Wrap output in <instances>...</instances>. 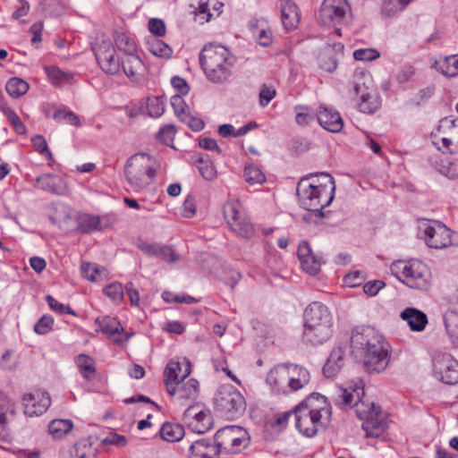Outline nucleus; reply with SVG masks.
Segmentation results:
<instances>
[{
  "instance_id": "f257e3e1",
  "label": "nucleus",
  "mask_w": 458,
  "mask_h": 458,
  "mask_svg": "<svg viewBox=\"0 0 458 458\" xmlns=\"http://www.w3.org/2000/svg\"><path fill=\"white\" fill-rule=\"evenodd\" d=\"M339 404L353 406L356 415L362 420V428L368 437H379L388 427L387 415L374 403L362 401L364 389L361 381L338 389Z\"/></svg>"
},
{
  "instance_id": "f03ea898",
  "label": "nucleus",
  "mask_w": 458,
  "mask_h": 458,
  "mask_svg": "<svg viewBox=\"0 0 458 458\" xmlns=\"http://www.w3.org/2000/svg\"><path fill=\"white\" fill-rule=\"evenodd\" d=\"M351 355L368 372H381L389 358L382 335L373 327H356L351 336Z\"/></svg>"
},
{
  "instance_id": "7ed1b4c3",
  "label": "nucleus",
  "mask_w": 458,
  "mask_h": 458,
  "mask_svg": "<svg viewBox=\"0 0 458 458\" xmlns=\"http://www.w3.org/2000/svg\"><path fill=\"white\" fill-rule=\"evenodd\" d=\"M335 190V180L327 173L302 178L296 189L300 205L317 216H323L322 209L334 199Z\"/></svg>"
},
{
  "instance_id": "20e7f679",
  "label": "nucleus",
  "mask_w": 458,
  "mask_h": 458,
  "mask_svg": "<svg viewBox=\"0 0 458 458\" xmlns=\"http://www.w3.org/2000/svg\"><path fill=\"white\" fill-rule=\"evenodd\" d=\"M293 415L299 432L312 437L329 423L331 407L323 395L312 394L294 408Z\"/></svg>"
},
{
  "instance_id": "39448f33",
  "label": "nucleus",
  "mask_w": 458,
  "mask_h": 458,
  "mask_svg": "<svg viewBox=\"0 0 458 458\" xmlns=\"http://www.w3.org/2000/svg\"><path fill=\"white\" fill-rule=\"evenodd\" d=\"M199 63L210 81L222 84L231 78L236 57L227 47L220 44L209 43L202 48Z\"/></svg>"
},
{
  "instance_id": "423d86ee",
  "label": "nucleus",
  "mask_w": 458,
  "mask_h": 458,
  "mask_svg": "<svg viewBox=\"0 0 458 458\" xmlns=\"http://www.w3.org/2000/svg\"><path fill=\"white\" fill-rule=\"evenodd\" d=\"M309 371L301 366L277 365L268 372L267 384L278 394H287L301 389L310 382Z\"/></svg>"
},
{
  "instance_id": "0eeeda50",
  "label": "nucleus",
  "mask_w": 458,
  "mask_h": 458,
  "mask_svg": "<svg viewBox=\"0 0 458 458\" xmlns=\"http://www.w3.org/2000/svg\"><path fill=\"white\" fill-rule=\"evenodd\" d=\"M157 160L147 153H137L129 157L124 166V175L134 191H141L149 186L156 175Z\"/></svg>"
},
{
  "instance_id": "6e6552de",
  "label": "nucleus",
  "mask_w": 458,
  "mask_h": 458,
  "mask_svg": "<svg viewBox=\"0 0 458 458\" xmlns=\"http://www.w3.org/2000/svg\"><path fill=\"white\" fill-rule=\"evenodd\" d=\"M393 273L408 287L428 291L431 286V273L426 264L420 260L398 261L392 266Z\"/></svg>"
},
{
  "instance_id": "1a4fd4ad",
  "label": "nucleus",
  "mask_w": 458,
  "mask_h": 458,
  "mask_svg": "<svg viewBox=\"0 0 458 458\" xmlns=\"http://www.w3.org/2000/svg\"><path fill=\"white\" fill-rule=\"evenodd\" d=\"M420 233L428 247L444 249L458 244V233L437 221H425L419 226Z\"/></svg>"
},
{
  "instance_id": "9d476101",
  "label": "nucleus",
  "mask_w": 458,
  "mask_h": 458,
  "mask_svg": "<svg viewBox=\"0 0 458 458\" xmlns=\"http://www.w3.org/2000/svg\"><path fill=\"white\" fill-rule=\"evenodd\" d=\"M214 403L216 411L230 420L240 417L246 410L244 396L231 386L221 387Z\"/></svg>"
},
{
  "instance_id": "9b49d317",
  "label": "nucleus",
  "mask_w": 458,
  "mask_h": 458,
  "mask_svg": "<svg viewBox=\"0 0 458 458\" xmlns=\"http://www.w3.org/2000/svg\"><path fill=\"white\" fill-rule=\"evenodd\" d=\"M352 93L357 98L360 112L372 114L380 106L378 98L373 94V81L370 74L359 72L353 76Z\"/></svg>"
},
{
  "instance_id": "f8f14e48",
  "label": "nucleus",
  "mask_w": 458,
  "mask_h": 458,
  "mask_svg": "<svg viewBox=\"0 0 458 458\" xmlns=\"http://www.w3.org/2000/svg\"><path fill=\"white\" fill-rule=\"evenodd\" d=\"M432 143L443 153H458V118L445 117L431 132Z\"/></svg>"
},
{
  "instance_id": "ddd939ff",
  "label": "nucleus",
  "mask_w": 458,
  "mask_h": 458,
  "mask_svg": "<svg viewBox=\"0 0 458 458\" xmlns=\"http://www.w3.org/2000/svg\"><path fill=\"white\" fill-rule=\"evenodd\" d=\"M217 450L225 454H235L249 445L248 432L239 426H227L219 429L215 435Z\"/></svg>"
},
{
  "instance_id": "4468645a",
  "label": "nucleus",
  "mask_w": 458,
  "mask_h": 458,
  "mask_svg": "<svg viewBox=\"0 0 458 458\" xmlns=\"http://www.w3.org/2000/svg\"><path fill=\"white\" fill-rule=\"evenodd\" d=\"M224 216L231 230L242 238H251L255 230L238 200H229L223 208Z\"/></svg>"
},
{
  "instance_id": "2eb2a0df",
  "label": "nucleus",
  "mask_w": 458,
  "mask_h": 458,
  "mask_svg": "<svg viewBox=\"0 0 458 458\" xmlns=\"http://www.w3.org/2000/svg\"><path fill=\"white\" fill-rule=\"evenodd\" d=\"M183 420L193 432L198 434H205L213 426V418L210 411L199 403L190 405L185 410Z\"/></svg>"
},
{
  "instance_id": "dca6fc26",
  "label": "nucleus",
  "mask_w": 458,
  "mask_h": 458,
  "mask_svg": "<svg viewBox=\"0 0 458 458\" xmlns=\"http://www.w3.org/2000/svg\"><path fill=\"white\" fill-rule=\"evenodd\" d=\"M95 55L101 69L108 74L116 75L120 72V61L110 41L103 40L97 45Z\"/></svg>"
},
{
  "instance_id": "f3484780",
  "label": "nucleus",
  "mask_w": 458,
  "mask_h": 458,
  "mask_svg": "<svg viewBox=\"0 0 458 458\" xmlns=\"http://www.w3.org/2000/svg\"><path fill=\"white\" fill-rule=\"evenodd\" d=\"M348 8L346 0H324L319 10V19L326 26L340 23Z\"/></svg>"
},
{
  "instance_id": "a211bd4d",
  "label": "nucleus",
  "mask_w": 458,
  "mask_h": 458,
  "mask_svg": "<svg viewBox=\"0 0 458 458\" xmlns=\"http://www.w3.org/2000/svg\"><path fill=\"white\" fill-rule=\"evenodd\" d=\"M434 369L444 383L448 385L458 383V361L450 354H437L434 359Z\"/></svg>"
},
{
  "instance_id": "6ab92c4d",
  "label": "nucleus",
  "mask_w": 458,
  "mask_h": 458,
  "mask_svg": "<svg viewBox=\"0 0 458 458\" xmlns=\"http://www.w3.org/2000/svg\"><path fill=\"white\" fill-rule=\"evenodd\" d=\"M136 246L143 251L148 257L157 258L167 263H174L179 260V255L169 245L160 242H150L142 238H139Z\"/></svg>"
},
{
  "instance_id": "aec40b11",
  "label": "nucleus",
  "mask_w": 458,
  "mask_h": 458,
  "mask_svg": "<svg viewBox=\"0 0 458 458\" xmlns=\"http://www.w3.org/2000/svg\"><path fill=\"white\" fill-rule=\"evenodd\" d=\"M22 403L26 415L39 416L49 408L51 398L47 392L38 389L26 394L22 398Z\"/></svg>"
},
{
  "instance_id": "412c9836",
  "label": "nucleus",
  "mask_w": 458,
  "mask_h": 458,
  "mask_svg": "<svg viewBox=\"0 0 458 458\" xmlns=\"http://www.w3.org/2000/svg\"><path fill=\"white\" fill-rule=\"evenodd\" d=\"M297 255L301 266L306 273L314 276L320 271L321 258L313 252L310 245L306 241L300 242Z\"/></svg>"
},
{
  "instance_id": "4be33fe9",
  "label": "nucleus",
  "mask_w": 458,
  "mask_h": 458,
  "mask_svg": "<svg viewBox=\"0 0 458 458\" xmlns=\"http://www.w3.org/2000/svg\"><path fill=\"white\" fill-rule=\"evenodd\" d=\"M95 324L97 326L96 331L107 335L114 342L122 344L127 342L130 335H127L124 339L121 335L123 333V327L118 320L114 318L108 316L100 317L96 318Z\"/></svg>"
},
{
  "instance_id": "5701e85b",
  "label": "nucleus",
  "mask_w": 458,
  "mask_h": 458,
  "mask_svg": "<svg viewBox=\"0 0 458 458\" xmlns=\"http://www.w3.org/2000/svg\"><path fill=\"white\" fill-rule=\"evenodd\" d=\"M191 374V364L188 360L183 362L170 361L164 371V383L168 386H173L182 379H186Z\"/></svg>"
},
{
  "instance_id": "b1692460",
  "label": "nucleus",
  "mask_w": 458,
  "mask_h": 458,
  "mask_svg": "<svg viewBox=\"0 0 458 458\" xmlns=\"http://www.w3.org/2000/svg\"><path fill=\"white\" fill-rule=\"evenodd\" d=\"M316 115L319 124L325 130L331 132H339L342 131L344 121L337 111L321 105Z\"/></svg>"
},
{
  "instance_id": "393cba45",
  "label": "nucleus",
  "mask_w": 458,
  "mask_h": 458,
  "mask_svg": "<svg viewBox=\"0 0 458 458\" xmlns=\"http://www.w3.org/2000/svg\"><path fill=\"white\" fill-rule=\"evenodd\" d=\"M170 395H177L181 401H194L199 396V382L194 378L182 379L166 389Z\"/></svg>"
},
{
  "instance_id": "a878e982",
  "label": "nucleus",
  "mask_w": 458,
  "mask_h": 458,
  "mask_svg": "<svg viewBox=\"0 0 458 458\" xmlns=\"http://www.w3.org/2000/svg\"><path fill=\"white\" fill-rule=\"evenodd\" d=\"M315 324H332L328 308L318 301L310 304L304 312V325Z\"/></svg>"
},
{
  "instance_id": "bb28decb",
  "label": "nucleus",
  "mask_w": 458,
  "mask_h": 458,
  "mask_svg": "<svg viewBox=\"0 0 458 458\" xmlns=\"http://www.w3.org/2000/svg\"><path fill=\"white\" fill-rule=\"evenodd\" d=\"M123 69L126 76L133 82H140L147 75V66L135 54L126 56L123 63Z\"/></svg>"
},
{
  "instance_id": "cd10ccee",
  "label": "nucleus",
  "mask_w": 458,
  "mask_h": 458,
  "mask_svg": "<svg viewBox=\"0 0 458 458\" xmlns=\"http://www.w3.org/2000/svg\"><path fill=\"white\" fill-rule=\"evenodd\" d=\"M35 187L56 195H63L66 192V184L64 180L53 174H44L38 176Z\"/></svg>"
},
{
  "instance_id": "c85d7f7f",
  "label": "nucleus",
  "mask_w": 458,
  "mask_h": 458,
  "mask_svg": "<svg viewBox=\"0 0 458 458\" xmlns=\"http://www.w3.org/2000/svg\"><path fill=\"white\" fill-rule=\"evenodd\" d=\"M332 325L333 324L304 325L303 336L305 340L313 344H322L331 337Z\"/></svg>"
},
{
  "instance_id": "c756f323",
  "label": "nucleus",
  "mask_w": 458,
  "mask_h": 458,
  "mask_svg": "<svg viewBox=\"0 0 458 458\" xmlns=\"http://www.w3.org/2000/svg\"><path fill=\"white\" fill-rule=\"evenodd\" d=\"M400 318L407 323L409 328L413 332H421L428 325L427 315L415 308H406L401 314Z\"/></svg>"
},
{
  "instance_id": "7c9ffc66",
  "label": "nucleus",
  "mask_w": 458,
  "mask_h": 458,
  "mask_svg": "<svg viewBox=\"0 0 458 458\" xmlns=\"http://www.w3.org/2000/svg\"><path fill=\"white\" fill-rule=\"evenodd\" d=\"M281 18L284 28L287 30H293L300 21V14L297 5L292 0L281 3Z\"/></svg>"
},
{
  "instance_id": "2f4dec72",
  "label": "nucleus",
  "mask_w": 458,
  "mask_h": 458,
  "mask_svg": "<svg viewBox=\"0 0 458 458\" xmlns=\"http://www.w3.org/2000/svg\"><path fill=\"white\" fill-rule=\"evenodd\" d=\"M218 450L216 445L209 444L205 440L194 442L188 452L189 458H216Z\"/></svg>"
},
{
  "instance_id": "473e14b6",
  "label": "nucleus",
  "mask_w": 458,
  "mask_h": 458,
  "mask_svg": "<svg viewBox=\"0 0 458 458\" xmlns=\"http://www.w3.org/2000/svg\"><path fill=\"white\" fill-rule=\"evenodd\" d=\"M344 351L341 347L334 349L323 368V373L327 377L335 376L343 368L344 360Z\"/></svg>"
},
{
  "instance_id": "72a5a7b5",
  "label": "nucleus",
  "mask_w": 458,
  "mask_h": 458,
  "mask_svg": "<svg viewBox=\"0 0 458 458\" xmlns=\"http://www.w3.org/2000/svg\"><path fill=\"white\" fill-rule=\"evenodd\" d=\"M435 69L445 77L458 75V54L440 57L434 62Z\"/></svg>"
},
{
  "instance_id": "f704fd0d",
  "label": "nucleus",
  "mask_w": 458,
  "mask_h": 458,
  "mask_svg": "<svg viewBox=\"0 0 458 458\" xmlns=\"http://www.w3.org/2000/svg\"><path fill=\"white\" fill-rule=\"evenodd\" d=\"M159 434L162 439L167 442H177L184 437V428L182 425L165 422L162 425Z\"/></svg>"
},
{
  "instance_id": "c9c22d12",
  "label": "nucleus",
  "mask_w": 458,
  "mask_h": 458,
  "mask_svg": "<svg viewBox=\"0 0 458 458\" xmlns=\"http://www.w3.org/2000/svg\"><path fill=\"white\" fill-rule=\"evenodd\" d=\"M45 71L50 82L55 87L64 86L73 80L72 73L62 71L56 66H46Z\"/></svg>"
},
{
  "instance_id": "e433bc0d",
  "label": "nucleus",
  "mask_w": 458,
  "mask_h": 458,
  "mask_svg": "<svg viewBox=\"0 0 458 458\" xmlns=\"http://www.w3.org/2000/svg\"><path fill=\"white\" fill-rule=\"evenodd\" d=\"M81 271L82 276L91 282L102 281L107 276L106 269L99 267L96 263L82 262Z\"/></svg>"
},
{
  "instance_id": "4c0bfd02",
  "label": "nucleus",
  "mask_w": 458,
  "mask_h": 458,
  "mask_svg": "<svg viewBox=\"0 0 458 458\" xmlns=\"http://www.w3.org/2000/svg\"><path fill=\"white\" fill-rule=\"evenodd\" d=\"M114 40L116 47L128 55H134L137 46L134 38L126 33L116 31L114 35Z\"/></svg>"
},
{
  "instance_id": "58836bf2",
  "label": "nucleus",
  "mask_w": 458,
  "mask_h": 458,
  "mask_svg": "<svg viewBox=\"0 0 458 458\" xmlns=\"http://www.w3.org/2000/svg\"><path fill=\"white\" fill-rule=\"evenodd\" d=\"M147 49L155 56L161 58H170L173 55L170 46L157 38L147 40Z\"/></svg>"
},
{
  "instance_id": "ea45409f",
  "label": "nucleus",
  "mask_w": 458,
  "mask_h": 458,
  "mask_svg": "<svg viewBox=\"0 0 458 458\" xmlns=\"http://www.w3.org/2000/svg\"><path fill=\"white\" fill-rule=\"evenodd\" d=\"M103 225L100 217L92 215H83L80 217L78 230L81 233H89L95 231H100Z\"/></svg>"
},
{
  "instance_id": "a19ab883",
  "label": "nucleus",
  "mask_w": 458,
  "mask_h": 458,
  "mask_svg": "<svg viewBox=\"0 0 458 458\" xmlns=\"http://www.w3.org/2000/svg\"><path fill=\"white\" fill-rule=\"evenodd\" d=\"M30 89L29 83L18 77L8 80L5 85L7 93L13 98H18L25 95Z\"/></svg>"
},
{
  "instance_id": "79ce46f5",
  "label": "nucleus",
  "mask_w": 458,
  "mask_h": 458,
  "mask_svg": "<svg viewBox=\"0 0 458 458\" xmlns=\"http://www.w3.org/2000/svg\"><path fill=\"white\" fill-rule=\"evenodd\" d=\"M73 424L70 420H54L48 425V431L55 439L63 438L72 428Z\"/></svg>"
},
{
  "instance_id": "37998d69",
  "label": "nucleus",
  "mask_w": 458,
  "mask_h": 458,
  "mask_svg": "<svg viewBox=\"0 0 458 458\" xmlns=\"http://www.w3.org/2000/svg\"><path fill=\"white\" fill-rule=\"evenodd\" d=\"M76 364L84 378L90 380L95 377V362L91 357L86 354H80L76 358Z\"/></svg>"
},
{
  "instance_id": "c03bdc74",
  "label": "nucleus",
  "mask_w": 458,
  "mask_h": 458,
  "mask_svg": "<svg viewBox=\"0 0 458 458\" xmlns=\"http://www.w3.org/2000/svg\"><path fill=\"white\" fill-rule=\"evenodd\" d=\"M413 0H384L382 4V13L386 17H394L402 12Z\"/></svg>"
},
{
  "instance_id": "a18cd8bd",
  "label": "nucleus",
  "mask_w": 458,
  "mask_h": 458,
  "mask_svg": "<svg viewBox=\"0 0 458 458\" xmlns=\"http://www.w3.org/2000/svg\"><path fill=\"white\" fill-rule=\"evenodd\" d=\"M445 325L453 344L458 346V315L449 311L445 315Z\"/></svg>"
},
{
  "instance_id": "49530a36",
  "label": "nucleus",
  "mask_w": 458,
  "mask_h": 458,
  "mask_svg": "<svg viewBox=\"0 0 458 458\" xmlns=\"http://www.w3.org/2000/svg\"><path fill=\"white\" fill-rule=\"evenodd\" d=\"M4 114L6 116V118L9 120L11 124L13 125L14 131L18 134H24L26 132V127L24 123L21 122L20 117L17 115V114L11 109L10 107L6 106H3L1 108Z\"/></svg>"
},
{
  "instance_id": "de8ad7c7",
  "label": "nucleus",
  "mask_w": 458,
  "mask_h": 458,
  "mask_svg": "<svg viewBox=\"0 0 458 458\" xmlns=\"http://www.w3.org/2000/svg\"><path fill=\"white\" fill-rule=\"evenodd\" d=\"M147 111L151 117H160L165 112V103L162 98L152 97L147 99Z\"/></svg>"
},
{
  "instance_id": "09e8293b",
  "label": "nucleus",
  "mask_w": 458,
  "mask_h": 458,
  "mask_svg": "<svg viewBox=\"0 0 458 458\" xmlns=\"http://www.w3.org/2000/svg\"><path fill=\"white\" fill-rule=\"evenodd\" d=\"M438 171L449 179L458 178V160H443L438 165Z\"/></svg>"
},
{
  "instance_id": "8fccbe9b",
  "label": "nucleus",
  "mask_w": 458,
  "mask_h": 458,
  "mask_svg": "<svg viewBox=\"0 0 458 458\" xmlns=\"http://www.w3.org/2000/svg\"><path fill=\"white\" fill-rule=\"evenodd\" d=\"M54 119L58 123H64L80 127L81 125L79 116L73 112L67 110H56L54 113Z\"/></svg>"
},
{
  "instance_id": "3c124183",
  "label": "nucleus",
  "mask_w": 458,
  "mask_h": 458,
  "mask_svg": "<svg viewBox=\"0 0 458 458\" xmlns=\"http://www.w3.org/2000/svg\"><path fill=\"white\" fill-rule=\"evenodd\" d=\"M319 66L322 70L332 72L337 67V62L334 58L330 49L324 50L318 56Z\"/></svg>"
},
{
  "instance_id": "603ef678",
  "label": "nucleus",
  "mask_w": 458,
  "mask_h": 458,
  "mask_svg": "<svg viewBox=\"0 0 458 458\" xmlns=\"http://www.w3.org/2000/svg\"><path fill=\"white\" fill-rule=\"evenodd\" d=\"M244 177L249 183H261L265 181V174L255 165H247L244 169Z\"/></svg>"
},
{
  "instance_id": "864d4df0",
  "label": "nucleus",
  "mask_w": 458,
  "mask_h": 458,
  "mask_svg": "<svg viewBox=\"0 0 458 458\" xmlns=\"http://www.w3.org/2000/svg\"><path fill=\"white\" fill-rule=\"evenodd\" d=\"M71 455L76 458H87L93 453L91 444L85 440L77 442L70 451Z\"/></svg>"
},
{
  "instance_id": "5fc2aeb1",
  "label": "nucleus",
  "mask_w": 458,
  "mask_h": 458,
  "mask_svg": "<svg viewBox=\"0 0 458 458\" xmlns=\"http://www.w3.org/2000/svg\"><path fill=\"white\" fill-rule=\"evenodd\" d=\"M32 144L36 150L42 156H44L48 161H53V155L45 138L41 135H36L31 139Z\"/></svg>"
},
{
  "instance_id": "6e6d98bb",
  "label": "nucleus",
  "mask_w": 458,
  "mask_h": 458,
  "mask_svg": "<svg viewBox=\"0 0 458 458\" xmlns=\"http://www.w3.org/2000/svg\"><path fill=\"white\" fill-rule=\"evenodd\" d=\"M171 105L174 110L176 116L182 121L189 112V107L183 100L182 97L174 95L171 98Z\"/></svg>"
},
{
  "instance_id": "4d7b16f0",
  "label": "nucleus",
  "mask_w": 458,
  "mask_h": 458,
  "mask_svg": "<svg viewBox=\"0 0 458 458\" xmlns=\"http://www.w3.org/2000/svg\"><path fill=\"white\" fill-rule=\"evenodd\" d=\"M198 163L199 171L204 179L211 181L216 178V170L210 161L199 158Z\"/></svg>"
},
{
  "instance_id": "13d9d810",
  "label": "nucleus",
  "mask_w": 458,
  "mask_h": 458,
  "mask_svg": "<svg viewBox=\"0 0 458 458\" xmlns=\"http://www.w3.org/2000/svg\"><path fill=\"white\" fill-rule=\"evenodd\" d=\"M175 135V127L172 124H165L157 133L158 141L169 146L173 141Z\"/></svg>"
},
{
  "instance_id": "bf43d9fd",
  "label": "nucleus",
  "mask_w": 458,
  "mask_h": 458,
  "mask_svg": "<svg viewBox=\"0 0 458 458\" xmlns=\"http://www.w3.org/2000/svg\"><path fill=\"white\" fill-rule=\"evenodd\" d=\"M148 30L157 38L164 37L166 33L165 24L163 20L151 18L148 22Z\"/></svg>"
},
{
  "instance_id": "052dcab7",
  "label": "nucleus",
  "mask_w": 458,
  "mask_h": 458,
  "mask_svg": "<svg viewBox=\"0 0 458 458\" xmlns=\"http://www.w3.org/2000/svg\"><path fill=\"white\" fill-rule=\"evenodd\" d=\"M104 293L114 301H120L123 297V286L119 283H114L104 288Z\"/></svg>"
},
{
  "instance_id": "680f3d73",
  "label": "nucleus",
  "mask_w": 458,
  "mask_h": 458,
  "mask_svg": "<svg viewBox=\"0 0 458 458\" xmlns=\"http://www.w3.org/2000/svg\"><path fill=\"white\" fill-rule=\"evenodd\" d=\"M46 301L49 305L50 309L60 314H72L74 315V311L68 305H64L57 301L53 296L47 295Z\"/></svg>"
},
{
  "instance_id": "e2e57ef3",
  "label": "nucleus",
  "mask_w": 458,
  "mask_h": 458,
  "mask_svg": "<svg viewBox=\"0 0 458 458\" xmlns=\"http://www.w3.org/2000/svg\"><path fill=\"white\" fill-rule=\"evenodd\" d=\"M353 56L359 61H373L379 57V53L373 48H360L353 52Z\"/></svg>"
},
{
  "instance_id": "0e129e2a",
  "label": "nucleus",
  "mask_w": 458,
  "mask_h": 458,
  "mask_svg": "<svg viewBox=\"0 0 458 458\" xmlns=\"http://www.w3.org/2000/svg\"><path fill=\"white\" fill-rule=\"evenodd\" d=\"M53 324L52 317L43 316L34 326V331L38 335H45L52 329Z\"/></svg>"
},
{
  "instance_id": "69168bd1",
  "label": "nucleus",
  "mask_w": 458,
  "mask_h": 458,
  "mask_svg": "<svg viewBox=\"0 0 458 458\" xmlns=\"http://www.w3.org/2000/svg\"><path fill=\"white\" fill-rule=\"evenodd\" d=\"M171 84L176 91L175 95L182 97L189 93L190 87L184 79L174 76L171 80Z\"/></svg>"
},
{
  "instance_id": "338daca9",
  "label": "nucleus",
  "mask_w": 458,
  "mask_h": 458,
  "mask_svg": "<svg viewBox=\"0 0 458 458\" xmlns=\"http://www.w3.org/2000/svg\"><path fill=\"white\" fill-rule=\"evenodd\" d=\"M363 281L364 275L360 271L351 272L344 276V283L349 287L359 286Z\"/></svg>"
},
{
  "instance_id": "774afa93",
  "label": "nucleus",
  "mask_w": 458,
  "mask_h": 458,
  "mask_svg": "<svg viewBox=\"0 0 458 458\" xmlns=\"http://www.w3.org/2000/svg\"><path fill=\"white\" fill-rule=\"evenodd\" d=\"M182 122L194 131H199L204 128V122L200 118L192 116L190 113L182 118Z\"/></svg>"
}]
</instances>
